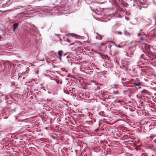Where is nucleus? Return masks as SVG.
Segmentation results:
<instances>
[{
	"mask_svg": "<svg viewBox=\"0 0 156 156\" xmlns=\"http://www.w3.org/2000/svg\"><path fill=\"white\" fill-rule=\"evenodd\" d=\"M148 35L152 37H155L156 36V30H153L148 33Z\"/></svg>",
	"mask_w": 156,
	"mask_h": 156,
	"instance_id": "nucleus-1",
	"label": "nucleus"
},
{
	"mask_svg": "<svg viewBox=\"0 0 156 156\" xmlns=\"http://www.w3.org/2000/svg\"><path fill=\"white\" fill-rule=\"evenodd\" d=\"M63 53V52L62 51L59 50L58 51L57 53L58 55V56L60 60H62L61 57H62V54Z\"/></svg>",
	"mask_w": 156,
	"mask_h": 156,
	"instance_id": "nucleus-2",
	"label": "nucleus"
},
{
	"mask_svg": "<svg viewBox=\"0 0 156 156\" xmlns=\"http://www.w3.org/2000/svg\"><path fill=\"white\" fill-rule=\"evenodd\" d=\"M139 80L138 79H136V82L134 83V85L135 86H137L140 85L141 84V83L140 82H138Z\"/></svg>",
	"mask_w": 156,
	"mask_h": 156,
	"instance_id": "nucleus-3",
	"label": "nucleus"
},
{
	"mask_svg": "<svg viewBox=\"0 0 156 156\" xmlns=\"http://www.w3.org/2000/svg\"><path fill=\"white\" fill-rule=\"evenodd\" d=\"M105 129L103 127H98V128L95 129V131H98L99 132H101L102 131L104 130Z\"/></svg>",
	"mask_w": 156,
	"mask_h": 156,
	"instance_id": "nucleus-4",
	"label": "nucleus"
},
{
	"mask_svg": "<svg viewBox=\"0 0 156 156\" xmlns=\"http://www.w3.org/2000/svg\"><path fill=\"white\" fill-rule=\"evenodd\" d=\"M54 80L58 84L59 83H60L61 84H62V80L59 79H54Z\"/></svg>",
	"mask_w": 156,
	"mask_h": 156,
	"instance_id": "nucleus-5",
	"label": "nucleus"
},
{
	"mask_svg": "<svg viewBox=\"0 0 156 156\" xmlns=\"http://www.w3.org/2000/svg\"><path fill=\"white\" fill-rule=\"evenodd\" d=\"M19 25L18 23H15L13 24V30L14 31H15L16 29V28Z\"/></svg>",
	"mask_w": 156,
	"mask_h": 156,
	"instance_id": "nucleus-6",
	"label": "nucleus"
},
{
	"mask_svg": "<svg viewBox=\"0 0 156 156\" xmlns=\"http://www.w3.org/2000/svg\"><path fill=\"white\" fill-rule=\"evenodd\" d=\"M127 136V142L131 141V142H133V139L131 138H130L129 136L128 135Z\"/></svg>",
	"mask_w": 156,
	"mask_h": 156,
	"instance_id": "nucleus-7",
	"label": "nucleus"
},
{
	"mask_svg": "<svg viewBox=\"0 0 156 156\" xmlns=\"http://www.w3.org/2000/svg\"><path fill=\"white\" fill-rule=\"evenodd\" d=\"M75 43L76 44H75L76 45H80L82 44V43L79 41L75 42Z\"/></svg>",
	"mask_w": 156,
	"mask_h": 156,
	"instance_id": "nucleus-8",
	"label": "nucleus"
},
{
	"mask_svg": "<svg viewBox=\"0 0 156 156\" xmlns=\"http://www.w3.org/2000/svg\"><path fill=\"white\" fill-rule=\"evenodd\" d=\"M116 34H118L120 35H122V33L120 31H117L116 32Z\"/></svg>",
	"mask_w": 156,
	"mask_h": 156,
	"instance_id": "nucleus-9",
	"label": "nucleus"
},
{
	"mask_svg": "<svg viewBox=\"0 0 156 156\" xmlns=\"http://www.w3.org/2000/svg\"><path fill=\"white\" fill-rule=\"evenodd\" d=\"M142 31V30H140V32L138 34V35L139 36H140V35H142V34H141Z\"/></svg>",
	"mask_w": 156,
	"mask_h": 156,
	"instance_id": "nucleus-10",
	"label": "nucleus"
},
{
	"mask_svg": "<svg viewBox=\"0 0 156 156\" xmlns=\"http://www.w3.org/2000/svg\"><path fill=\"white\" fill-rule=\"evenodd\" d=\"M69 35L71 36L75 37L76 36L75 34H69Z\"/></svg>",
	"mask_w": 156,
	"mask_h": 156,
	"instance_id": "nucleus-11",
	"label": "nucleus"
},
{
	"mask_svg": "<svg viewBox=\"0 0 156 156\" xmlns=\"http://www.w3.org/2000/svg\"><path fill=\"white\" fill-rule=\"evenodd\" d=\"M67 41L68 42H69L70 43V40L69 39H67Z\"/></svg>",
	"mask_w": 156,
	"mask_h": 156,
	"instance_id": "nucleus-12",
	"label": "nucleus"
},
{
	"mask_svg": "<svg viewBox=\"0 0 156 156\" xmlns=\"http://www.w3.org/2000/svg\"><path fill=\"white\" fill-rule=\"evenodd\" d=\"M131 1H133L134 2H136L137 0H130Z\"/></svg>",
	"mask_w": 156,
	"mask_h": 156,
	"instance_id": "nucleus-13",
	"label": "nucleus"
},
{
	"mask_svg": "<svg viewBox=\"0 0 156 156\" xmlns=\"http://www.w3.org/2000/svg\"><path fill=\"white\" fill-rule=\"evenodd\" d=\"M72 75H70L69 74H68V76H69V77H72Z\"/></svg>",
	"mask_w": 156,
	"mask_h": 156,
	"instance_id": "nucleus-14",
	"label": "nucleus"
},
{
	"mask_svg": "<svg viewBox=\"0 0 156 156\" xmlns=\"http://www.w3.org/2000/svg\"><path fill=\"white\" fill-rule=\"evenodd\" d=\"M75 44H76L75 43H75H72L71 44H70L69 45Z\"/></svg>",
	"mask_w": 156,
	"mask_h": 156,
	"instance_id": "nucleus-15",
	"label": "nucleus"
},
{
	"mask_svg": "<svg viewBox=\"0 0 156 156\" xmlns=\"http://www.w3.org/2000/svg\"><path fill=\"white\" fill-rule=\"evenodd\" d=\"M105 44V43H102V44H101V45H104Z\"/></svg>",
	"mask_w": 156,
	"mask_h": 156,
	"instance_id": "nucleus-16",
	"label": "nucleus"
},
{
	"mask_svg": "<svg viewBox=\"0 0 156 156\" xmlns=\"http://www.w3.org/2000/svg\"><path fill=\"white\" fill-rule=\"evenodd\" d=\"M126 54H125V55H128V56H129V55H128V54L127 52H126Z\"/></svg>",
	"mask_w": 156,
	"mask_h": 156,
	"instance_id": "nucleus-17",
	"label": "nucleus"
},
{
	"mask_svg": "<svg viewBox=\"0 0 156 156\" xmlns=\"http://www.w3.org/2000/svg\"><path fill=\"white\" fill-rule=\"evenodd\" d=\"M146 91V90H143V91H142V92H144V91H145V92Z\"/></svg>",
	"mask_w": 156,
	"mask_h": 156,
	"instance_id": "nucleus-18",
	"label": "nucleus"
},
{
	"mask_svg": "<svg viewBox=\"0 0 156 156\" xmlns=\"http://www.w3.org/2000/svg\"><path fill=\"white\" fill-rule=\"evenodd\" d=\"M48 127H45V129H48Z\"/></svg>",
	"mask_w": 156,
	"mask_h": 156,
	"instance_id": "nucleus-19",
	"label": "nucleus"
},
{
	"mask_svg": "<svg viewBox=\"0 0 156 156\" xmlns=\"http://www.w3.org/2000/svg\"><path fill=\"white\" fill-rule=\"evenodd\" d=\"M132 48V47L131 46L129 47V48L130 49H131Z\"/></svg>",
	"mask_w": 156,
	"mask_h": 156,
	"instance_id": "nucleus-20",
	"label": "nucleus"
},
{
	"mask_svg": "<svg viewBox=\"0 0 156 156\" xmlns=\"http://www.w3.org/2000/svg\"><path fill=\"white\" fill-rule=\"evenodd\" d=\"M89 115H92V114H90V112L89 113Z\"/></svg>",
	"mask_w": 156,
	"mask_h": 156,
	"instance_id": "nucleus-21",
	"label": "nucleus"
},
{
	"mask_svg": "<svg viewBox=\"0 0 156 156\" xmlns=\"http://www.w3.org/2000/svg\"><path fill=\"white\" fill-rule=\"evenodd\" d=\"M1 37L0 36V40L1 39Z\"/></svg>",
	"mask_w": 156,
	"mask_h": 156,
	"instance_id": "nucleus-22",
	"label": "nucleus"
},
{
	"mask_svg": "<svg viewBox=\"0 0 156 156\" xmlns=\"http://www.w3.org/2000/svg\"><path fill=\"white\" fill-rule=\"evenodd\" d=\"M119 0V1H120V0ZM121 0V2H122V1H122V0Z\"/></svg>",
	"mask_w": 156,
	"mask_h": 156,
	"instance_id": "nucleus-23",
	"label": "nucleus"
},
{
	"mask_svg": "<svg viewBox=\"0 0 156 156\" xmlns=\"http://www.w3.org/2000/svg\"><path fill=\"white\" fill-rule=\"evenodd\" d=\"M151 137V138H152L153 136H152Z\"/></svg>",
	"mask_w": 156,
	"mask_h": 156,
	"instance_id": "nucleus-24",
	"label": "nucleus"
},
{
	"mask_svg": "<svg viewBox=\"0 0 156 156\" xmlns=\"http://www.w3.org/2000/svg\"><path fill=\"white\" fill-rule=\"evenodd\" d=\"M132 125H130V126L132 127Z\"/></svg>",
	"mask_w": 156,
	"mask_h": 156,
	"instance_id": "nucleus-25",
	"label": "nucleus"
},
{
	"mask_svg": "<svg viewBox=\"0 0 156 156\" xmlns=\"http://www.w3.org/2000/svg\"><path fill=\"white\" fill-rule=\"evenodd\" d=\"M55 132H57V130L55 131Z\"/></svg>",
	"mask_w": 156,
	"mask_h": 156,
	"instance_id": "nucleus-26",
	"label": "nucleus"
},
{
	"mask_svg": "<svg viewBox=\"0 0 156 156\" xmlns=\"http://www.w3.org/2000/svg\"><path fill=\"white\" fill-rule=\"evenodd\" d=\"M2 0H0V1H1Z\"/></svg>",
	"mask_w": 156,
	"mask_h": 156,
	"instance_id": "nucleus-27",
	"label": "nucleus"
},
{
	"mask_svg": "<svg viewBox=\"0 0 156 156\" xmlns=\"http://www.w3.org/2000/svg\"><path fill=\"white\" fill-rule=\"evenodd\" d=\"M155 37H156V36H155Z\"/></svg>",
	"mask_w": 156,
	"mask_h": 156,
	"instance_id": "nucleus-28",
	"label": "nucleus"
}]
</instances>
